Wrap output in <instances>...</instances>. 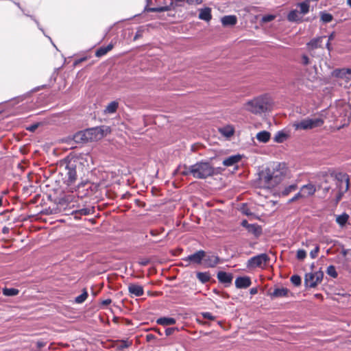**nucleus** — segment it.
Listing matches in <instances>:
<instances>
[{
	"mask_svg": "<svg viewBox=\"0 0 351 351\" xmlns=\"http://www.w3.org/2000/svg\"><path fill=\"white\" fill-rule=\"evenodd\" d=\"M286 170L280 164H278L272 169L268 168L260 175V180L263 186L271 189L278 185L284 178Z\"/></svg>",
	"mask_w": 351,
	"mask_h": 351,
	"instance_id": "obj_1",
	"label": "nucleus"
},
{
	"mask_svg": "<svg viewBox=\"0 0 351 351\" xmlns=\"http://www.w3.org/2000/svg\"><path fill=\"white\" fill-rule=\"evenodd\" d=\"M272 100L267 95L256 97L245 104V109L253 114H261L272 108Z\"/></svg>",
	"mask_w": 351,
	"mask_h": 351,
	"instance_id": "obj_2",
	"label": "nucleus"
},
{
	"mask_svg": "<svg viewBox=\"0 0 351 351\" xmlns=\"http://www.w3.org/2000/svg\"><path fill=\"white\" fill-rule=\"evenodd\" d=\"M324 123L322 117L306 118L292 123L295 130H308L321 127Z\"/></svg>",
	"mask_w": 351,
	"mask_h": 351,
	"instance_id": "obj_3",
	"label": "nucleus"
},
{
	"mask_svg": "<svg viewBox=\"0 0 351 351\" xmlns=\"http://www.w3.org/2000/svg\"><path fill=\"white\" fill-rule=\"evenodd\" d=\"M191 173L195 178L204 179L212 176L214 169L208 162H197L191 166Z\"/></svg>",
	"mask_w": 351,
	"mask_h": 351,
	"instance_id": "obj_4",
	"label": "nucleus"
},
{
	"mask_svg": "<svg viewBox=\"0 0 351 351\" xmlns=\"http://www.w3.org/2000/svg\"><path fill=\"white\" fill-rule=\"evenodd\" d=\"M269 261V257L266 254H261L253 256L247 261V267L250 268L261 267L266 265Z\"/></svg>",
	"mask_w": 351,
	"mask_h": 351,
	"instance_id": "obj_5",
	"label": "nucleus"
},
{
	"mask_svg": "<svg viewBox=\"0 0 351 351\" xmlns=\"http://www.w3.org/2000/svg\"><path fill=\"white\" fill-rule=\"evenodd\" d=\"M84 131L88 142L99 140L104 136V130L101 128H92Z\"/></svg>",
	"mask_w": 351,
	"mask_h": 351,
	"instance_id": "obj_6",
	"label": "nucleus"
},
{
	"mask_svg": "<svg viewBox=\"0 0 351 351\" xmlns=\"http://www.w3.org/2000/svg\"><path fill=\"white\" fill-rule=\"evenodd\" d=\"M66 182L68 186H71L77 179L75 166L73 164H69L66 166Z\"/></svg>",
	"mask_w": 351,
	"mask_h": 351,
	"instance_id": "obj_7",
	"label": "nucleus"
},
{
	"mask_svg": "<svg viewBox=\"0 0 351 351\" xmlns=\"http://www.w3.org/2000/svg\"><path fill=\"white\" fill-rule=\"evenodd\" d=\"M220 262L219 256L213 253L206 254L205 252V257L204 258V263L206 267H214Z\"/></svg>",
	"mask_w": 351,
	"mask_h": 351,
	"instance_id": "obj_8",
	"label": "nucleus"
},
{
	"mask_svg": "<svg viewBox=\"0 0 351 351\" xmlns=\"http://www.w3.org/2000/svg\"><path fill=\"white\" fill-rule=\"evenodd\" d=\"M337 178L339 180L341 179V181L342 182H344L345 186L344 187H341V192L339 191V193H338V195L337 196V198H336V203L337 204L341 200L343 193H346L348 190V188H349V178H348V176L346 174L340 173L337 176Z\"/></svg>",
	"mask_w": 351,
	"mask_h": 351,
	"instance_id": "obj_9",
	"label": "nucleus"
},
{
	"mask_svg": "<svg viewBox=\"0 0 351 351\" xmlns=\"http://www.w3.org/2000/svg\"><path fill=\"white\" fill-rule=\"evenodd\" d=\"M241 226L245 228L250 233L253 234L256 237H258L261 234V228L256 223L250 224L247 220H243Z\"/></svg>",
	"mask_w": 351,
	"mask_h": 351,
	"instance_id": "obj_10",
	"label": "nucleus"
},
{
	"mask_svg": "<svg viewBox=\"0 0 351 351\" xmlns=\"http://www.w3.org/2000/svg\"><path fill=\"white\" fill-rule=\"evenodd\" d=\"M205 257V252L203 250H199L196 252L195 253L189 255L186 258V261H191L192 263H196V264H200L202 261H204V258Z\"/></svg>",
	"mask_w": 351,
	"mask_h": 351,
	"instance_id": "obj_11",
	"label": "nucleus"
},
{
	"mask_svg": "<svg viewBox=\"0 0 351 351\" xmlns=\"http://www.w3.org/2000/svg\"><path fill=\"white\" fill-rule=\"evenodd\" d=\"M333 75L337 77L348 81L351 79V69H335L333 71Z\"/></svg>",
	"mask_w": 351,
	"mask_h": 351,
	"instance_id": "obj_12",
	"label": "nucleus"
},
{
	"mask_svg": "<svg viewBox=\"0 0 351 351\" xmlns=\"http://www.w3.org/2000/svg\"><path fill=\"white\" fill-rule=\"evenodd\" d=\"M251 280L250 277H239L235 280V286L238 289H245L251 285Z\"/></svg>",
	"mask_w": 351,
	"mask_h": 351,
	"instance_id": "obj_13",
	"label": "nucleus"
},
{
	"mask_svg": "<svg viewBox=\"0 0 351 351\" xmlns=\"http://www.w3.org/2000/svg\"><path fill=\"white\" fill-rule=\"evenodd\" d=\"M300 189L302 192L303 197H304V199L313 195L316 191V187L313 184H308L304 185L300 188Z\"/></svg>",
	"mask_w": 351,
	"mask_h": 351,
	"instance_id": "obj_14",
	"label": "nucleus"
},
{
	"mask_svg": "<svg viewBox=\"0 0 351 351\" xmlns=\"http://www.w3.org/2000/svg\"><path fill=\"white\" fill-rule=\"evenodd\" d=\"M128 291L130 293L136 297L141 296L144 293L143 287L136 284H130L128 285Z\"/></svg>",
	"mask_w": 351,
	"mask_h": 351,
	"instance_id": "obj_15",
	"label": "nucleus"
},
{
	"mask_svg": "<svg viewBox=\"0 0 351 351\" xmlns=\"http://www.w3.org/2000/svg\"><path fill=\"white\" fill-rule=\"evenodd\" d=\"M289 133L285 130H280L276 132L274 137V141L276 143H281L287 140L289 137Z\"/></svg>",
	"mask_w": 351,
	"mask_h": 351,
	"instance_id": "obj_16",
	"label": "nucleus"
},
{
	"mask_svg": "<svg viewBox=\"0 0 351 351\" xmlns=\"http://www.w3.org/2000/svg\"><path fill=\"white\" fill-rule=\"evenodd\" d=\"M241 156L239 154L230 156L223 160V164L226 167L233 166L235 164L238 163L241 160Z\"/></svg>",
	"mask_w": 351,
	"mask_h": 351,
	"instance_id": "obj_17",
	"label": "nucleus"
},
{
	"mask_svg": "<svg viewBox=\"0 0 351 351\" xmlns=\"http://www.w3.org/2000/svg\"><path fill=\"white\" fill-rule=\"evenodd\" d=\"M289 290L285 287L276 288L270 293L271 298L286 297L288 295Z\"/></svg>",
	"mask_w": 351,
	"mask_h": 351,
	"instance_id": "obj_18",
	"label": "nucleus"
},
{
	"mask_svg": "<svg viewBox=\"0 0 351 351\" xmlns=\"http://www.w3.org/2000/svg\"><path fill=\"white\" fill-rule=\"evenodd\" d=\"M221 21L223 26H233L237 23V18L234 15H228L222 17Z\"/></svg>",
	"mask_w": 351,
	"mask_h": 351,
	"instance_id": "obj_19",
	"label": "nucleus"
},
{
	"mask_svg": "<svg viewBox=\"0 0 351 351\" xmlns=\"http://www.w3.org/2000/svg\"><path fill=\"white\" fill-rule=\"evenodd\" d=\"M287 20L290 22L302 21V16L297 10H293L287 15Z\"/></svg>",
	"mask_w": 351,
	"mask_h": 351,
	"instance_id": "obj_20",
	"label": "nucleus"
},
{
	"mask_svg": "<svg viewBox=\"0 0 351 351\" xmlns=\"http://www.w3.org/2000/svg\"><path fill=\"white\" fill-rule=\"evenodd\" d=\"M232 275L225 271H219L217 273V279L222 283H231Z\"/></svg>",
	"mask_w": 351,
	"mask_h": 351,
	"instance_id": "obj_21",
	"label": "nucleus"
},
{
	"mask_svg": "<svg viewBox=\"0 0 351 351\" xmlns=\"http://www.w3.org/2000/svg\"><path fill=\"white\" fill-rule=\"evenodd\" d=\"M256 138L260 143H266L270 140L271 134L267 131L263 130L258 132Z\"/></svg>",
	"mask_w": 351,
	"mask_h": 351,
	"instance_id": "obj_22",
	"label": "nucleus"
},
{
	"mask_svg": "<svg viewBox=\"0 0 351 351\" xmlns=\"http://www.w3.org/2000/svg\"><path fill=\"white\" fill-rule=\"evenodd\" d=\"M211 18V9L210 8H205L199 10V19L206 21H209Z\"/></svg>",
	"mask_w": 351,
	"mask_h": 351,
	"instance_id": "obj_23",
	"label": "nucleus"
},
{
	"mask_svg": "<svg viewBox=\"0 0 351 351\" xmlns=\"http://www.w3.org/2000/svg\"><path fill=\"white\" fill-rule=\"evenodd\" d=\"M324 37L320 36L316 38L312 39L309 43H307V47L308 49L313 50L314 49L321 47L322 40Z\"/></svg>",
	"mask_w": 351,
	"mask_h": 351,
	"instance_id": "obj_24",
	"label": "nucleus"
},
{
	"mask_svg": "<svg viewBox=\"0 0 351 351\" xmlns=\"http://www.w3.org/2000/svg\"><path fill=\"white\" fill-rule=\"evenodd\" d=\"M315 275L313 273H308L305 275V284L310 287H314L317 285L315 280Z\"/></svg>",
	"mask_w": 351,
	"mask_h": 351,
	"instance_id": "obj_25",
	"label": "nucleus"
},
{
	"mask_svg": "<svg viewBox=\"0 0 351 351\" xmlns=\"http://www.w3.org/2000/svg\"><path fill=\"white\" fill-rule=\"evenodd\" d=\"M84 130L75 133L73 136V141L76 143H84L88 142Z\"/></svg>",
	"mask_w": 351,
	"mask_h": 351,
	"instance_id": "obj_26",
	"label": "nucleus"
},
{
	"mask_svg": "<svg viewBox=\"0 0 351 351\" xmlns=\"http://www.w3.org/2000/svg\"><path fill=\"white\" fill-rule=\"evenodd\" d=\"M297 5L298 8H300L299 12L301 15H305L308 13L310 9V2L308 0L298 3Z\"/></svg>",
	"mask_w": 351,
	"mask_h": 351,
	"instance_id": "obj_27",
	"label": "nucleus"
},
{
	"mask_svg": "<svg viewBox=\"0 0 351 351\" xmlns=\"http://www.w3.org/2000/svg\"><path fill=\"white\" fill-rule=\"evenodd\" d=\"M118 106H119V103L117 101H111L106 106V107L104 110V113L105 114L114 113L117 111Z\"/></svg>",
	"mask_w": 351,
	"mask_h": 351,
	"instance_id": "obj_28",
	"label": "nucleus"
},
{
	"mask_svg": "<svg viewBox=\"0 0 351 351\" xmlns=\"http://www.w3.org/2000/svg\"><path fill=\"white\" fill-rule=\"evenodd\" d=\"M158 324H160L162 326H169L175 324L176 321L173 317H160L157 319L156 322Z\"/></svg>",
	"mask_w": 351,
	"mask_h": 351,
	"instance_id": "obj_29",
	"label": "nucleus"
},
{
	"mask_svg": "<svg viewBox=\"0 0 351 351\" xmlns=\"http://www.w3.org/2000/svg\"><path fill=\"white\" fill-rule=\"evenodd\" d=\"M112 48H113V45L112 44H109L106 47H100L96 51L95 55H96L97 57H101V56L106 55L108 51L112 50Z\"/></svg>",
	"mask_w": 351,
	"mask_h": 351,
	"instance_id": "obj_30",
	"label": "nucleus"
},
{
	"mask_svg": "<svg viewBox=\"0 0 351 351\" xmlns=\"http://www.w3.org/2000/svg\"><path fill=\"white\" fill-rule=\"evenodd\" d=\"M220 132L226 137H230L234 134V128L231 125H227L219 129Z\"/></svg>",
	"mask_w": 351,
	"mask_h": 351,
	"instance_id": "obj_31",
	"label": "nucleus"
},
{
	"mask_svg": "<svg viewBox=\"0 0 351 351\" xmlns=\"http://www.w3.org/2000/svg\"><path fill=\"white\" fill-rule=\"evenodd\" d=\"M197 278L201 282L205 283L210 280V276L208 272H197Z\"/></svg>",
	"mask_w": 351,
	"mask_h": 351,
	"instance_id": "obj_32",
	"label": "nucleus"
},
{
	"mask_svg": "<svg viewBox=\"0 0 351 351\" xmlns=\"http://www.w3.org/2000/svg\"><path fill=\"white\" fill-rule=\"evenodd\" d=\"M2 292L4 295L14 296L19 293V291L14 288H4Z\"/></svg>",
	"mask_w": 351,
	"mask_h": 351,
	"instance_id": "obj_33",
	"label": "nucleus"
},
{
	"mask_svg": "<svg viewBox=\"0 0 351 351\" xmlns=\"http://www.w3.org/2000/svg\"><path fill=\"white\" fill-rule=\"evenodd\" d=\"M298 188L296 184H291L288 186H286L281 192L282 195L286 196L289 195L290 193L295 191Z\"/></svg>",
	"mask_w": 351,
	"mask_h": 351,
	"instance_id": "obj_34",
	"label": "nucleus"
},
{
	"mask_svg": "<svg viewBox=\"0 0 351 351\" xmlns=\"http://www.w3.org/2000/svg\"><path fill=\"white\" fill-rule=\"evenodd\" d=\"M348 217V215L344 213L341 215H338L336 218V221L339 226H343L346 223Z\"/></svg>",
	"mask_w": 351,
	"mask_h": 351,
	"instance_id": "obj_35",
	"label": "nucleus"
},
{
	"mask_svg": "<svg viewBox=\"0 0 351 351\" xmlns=\"http://www.w3.org/2000/svg\"><path fill=\"white\" fill-rule=\"evenodd\" d=\"M176 172L179 173L183 176H188L191 174V166L187 167L186 166H179L176 169Z\"/></svg>",
	"mask_w": 351,
	"mask_h": 351,
	"instance_id": "obj_36",
	"label": "nucleus"
},
{
	"mask_svg": "<svg viewBox=\"0 0 351 351\" xmlns=\"http://www.w3.org/2000/svg\"><path fill=\"white\" fill-rule=\"evenodd\" d=\"M320 15H321V20L324 23H329L333 19L332 15L329 13L321 12Z\"/></svg>",
	"mask_w": 351,
	"mask_h": 351,
	"instance_id": "obj_37",
	"label": "nucleus"
},
{
	"mask_svg": "<svg viewBox=\"0 0 351 351\" xmlns=\"http://www.w3.org/2000/svg\"><path fill=\"white\" fill-rule=\"evenodd\" d=\"M88 293L86 291H84L81 295H78L75 298V301L76 303L81 304L83 303L87 298Z\"/></svg>",
	"mask_w": 351,
	"mask_h": 351,
	"instance_id": "obj_38",
	"label": "nucleus"
},
{
	"mask_svg": "<svg viewBox=\"0 0 351 351\" xmlns=\"http://www.w3.org/2000/svg\"><path fill=\"white\" fill-rule=\"evenodd\" d=\"M326 273L332 278H336L337 276V273L336 271L335 267L333 265H330L328 267Z\"/></svg>",
	"mask_w": 351,
	"mask_h": 351,
	"instance_id": "obj_39",
	"label": "nucleus"
},
{
	"mask_svg": "<svg viewBox=\"0 0 351 351\" xmlns=\"http://www.w3.org/2000/svg\"><path fill=\"white\" fill-rule=\"evenodd\" d=\"M168 10V7L167 6H162L158 8H150L147 9V11L152 12H161Z\"/></svg>",
	"mask_w": 351,
	"mask_h": 351,
	"instance_id": "obj_40",
	"label": "nucleus"
},
{
	"mask_svg": "<svg viewBox=\"0 0 351 351\" xmlns=\"http://www.w3.org/2000/svg\"><path fill=\"white\" fill-rule=\"evenodd\" d=\"M291 282L295 286H299L301 284V278L298 275H293L291 277Z\"/></svg>",
	"mask_w": 351,
	"mask_h": 351,
	"instance_id": "obj_41",
	"label": "nucleus"
},
{
	"mask_svg": "<svg viewBox=\"0 0 351 351\" xmlns=\"http://www.w3.org/2000/svg\"><path fill=\"white\" fill-rule=\"evenodd\" d=\"M296 256L298 260H303L306 256V252L304 250H298L297 251Z\"/></svg>",
	"mask_w": 351,
	"mask_h": 351,
	"instance_id": "obj_42",
	"label": "nucleus"
},
{
	"mask_svg": "<svg viewBox=\"0 0 351 351\" xmlns=\"http://www.w3.org/2000/svg\"><path fill=\"white\" fill-rule=\"evenodd\" d=\"M91 210L90 208H82L77 211L75 212L76 214H80L81 215H88L91 213Z\"/></svg>",
	"mask_w": 351,
	"mask_h": 351,
	"instance_id": "obj_43",
	"label": "nucleus"
},
{
	"mask_svg": "<svg viewBox=\"0 0 351 351\" xmlns=\"http://www.w3.org/2000/svg\"><path fill=\"white\" fill-rule=\"evenodd\" d=\"M276 18L275 15L273 14H267L265 15L262 17V22L268 23L273 21Z\"/></svg>",
	"mask_w": 351,
	"mask_h": 351,
	"instance_id": "obj_44",
	"label": "nucleus"
},
{
	"mask_svg": "<svg viewBox=\"0 0 351 351\" xmlns=\"http://www.w3.org/2000/svg\"><path fill=\"white\" fill-rule=\"evenodd\" d=\"M201 315L204 319H207L210 320H214L215 317L209 312H204L201 313Z\"/></svg>",
	"mask_w": 351,
	"mask_h": 351,
	"instance_id": "obj_45",
	"label": "nucleus"
},
{
	"mask_svg": "<svg viewBox=\"0 0 351 351\" xmlns=\"http://www.w3.org/2000/svg\"><path fill=\"white\" fill-rule=\"evenodd\" d=\"M40 123H34V124L27 127L26 129H27V130H28L29 132H34L40 126Z\"/></svg>",
	"mask_w": 351,
	"mask_h": 351,
	"instance_id": "obj_46",
	"label": "nucleus"
},
{
	"mask_svg": "<svg viewBox=\"0 0 351 351\" xmlns=\"http://www.w3.org/2000/svg\"><path fill=\"white\" fill-rule=\"evenodd\" d=\"M130 345V343H129L128 341H121L119 344H118V348L120 349V350H123V349H125L128 347H129Z\"/></svg>",
	"mask_w": 351,
	"mask_h": 351,
	"instance_id": "obj_47",
	"label": "nucleus"
},
{
	"mask_svg": "<svg viewBox=\"0 0 351 351\" xmlns=\"http://www.w3.org/2000/svg\"><path fill=\"white\" fill-rule=\"evenodd\" d=\"M319 247L317 245L315 248L310 252V256L312 258H315L319 252Z\"/></svg>",
	"mask_w": 351,
	"mask_h": 351,
	"instance_id": "obj_48",
	"label": "nucleus"
},
{
	"mask_svg": "<svg viewBox=\"0 0 351 351\" xmlns=\"http://www.w3.org/2000/svg\"><path fill=\"white\" fill-rule=\"evenodd\" d=\"M302 64L304 65H308L311 64V60L307 56L303 55L302 56Z\"/></svg>",
	"mask_w": 351,
	"mask_h": 351,
	"instance_id": "obj_49",
	"label": "nucleus"
},
{
	"mask_svg": "<svg viewBox=\"0 0 351 351\" xmlns=\"http://www.w3.org/2000/svg\"><path fill=\"white\" fill-rule=\"evenodd\" d=\"M176 330H178L177 328H168L165 330V334L167 336L171 335Z\"/></svg>",
	"mask_w": 351,
	"mask_h": 351,
	"instance_id": "obj_50",
	"label": "nucleus"
},
{
	"mask_svg": "<svg viewBox=\"0 0 351 351\" xmlns=\"http://www.w3.org/2000/svg\"><path fill=\"white\" fill-rule=\"evenodd\" d=\"M315 276V280L317 281V284L321 282L323 278V273L322 272H317L314 274Z\"/></svg>",
	"mask_w": 351,
	"mask_h": 351,
	"instance_id": "obj_51",
	"label": "nucleus"
},
{
	"mask_svg": "<svg viewBox=\"0 0 351 351\" xmlns=\"http://www.w3.org/2000/svg\"><path fill=\"white\" fill-rule=\"evenodd\" d=\"M339 174H340V173H339V174H337V175L336 176V178H337V181H338L337 186H338V188H339V192H341V187H344V186H345V184H344V182H342L341 181V179H340V180H339V179L337 178V176H338Z\"/></svg>",
	"mask_w": 351,
	"mask_h": 351,
	"instance_id": "obj_52",
	"label": "nucleus"
},
{
	"mask_svg": "<svg viewBox=\"0 0 351 351\" xmlns=\"http://www.w3.org/2000/svg\"><path fill=\"white\" fill-rule=\"evenodd\" d=\"M202 0H186V3L190 5L199 4L202 3Z\"/></svg>",
	"mask_w": 351,
	"mask_h": 351,
	"instance_id": "obj_53",
	"label": "nucleus"
},
{
	"mask_svg": "<svg viewBox=\"0 0 351 351\" xmlns=\"http://www.w3.org/2000/svg\"><path fill=\"white\" fill-rule=\"evenodd\" d=\"M149 263V261L146 258L142 259L139 261V264L143 266H145V265H148Z\"/></svg>",
	"mask_w": 351,
	"mask_h": 351,
	"instance_id": "obj_54",
	"label": "nucleus"
},
{
	"mask_svg": "<svg viewBox=\"0 0 351 351\" xmlns=\"http://www.w3.org/2000/svg\"><path fill=\"white\" fill-rule=\"evenodd\" d=\"M295 196L297 197L298 199H304V197H303V194H302V192L301 191V189L300 190V191L298 193H297Z\"/></svg>",
	"mask_w": 351,
	"mask_h": 351,
	"instance_id": "obj_55",
	"label": "nucleus"
},
{
	"mask_svg": "<svg viewBox=\"0 0 351 351\" xmlns=\"http://www.w3.org/2000/svg\"><path fill=\"white\" fill-rule=\"evenodd\" d=\"M111 302H112L111 299L108 298V299H106V300H103L101 302V304L104 305V306H107V305L110 304Z\"/></svg>",
	"mask_w": 351,
	"mask_h": 351,
	"instance_id": "obj_56",
	"label": "nucleus"
},
{
	"mask_svg": "<svg viewBox=\"0 0 351 351\" xmlns=\"http://www.w3.org/2000/svg\"><path fill=\"white\" fill-rule=\"evenodd\" d=\"M335 32L331 33V34L329 35V36H328V41H331V40H332L335 38Z\"/></svg>",
	"mask_w": 351,
	"mask_h": 351,
	"instance_id": "obj_57",
	"label": "nucleus"
},
{
	"mask_svg": "<svg viewBox=\"0 0 351 351\" xmlns=\"http://www.w3.org/2000/svg\"><path fill=\"white\" fill-rule=\"evenodd\" d=\"M326 47L327 48V49L330 51L332 50V48L330 47V41H328L326 43Z\"/></svg>",
	"mask_w": 351,
	"mask_h": 351,
	"instance_id": "obj_58",
	"label": "nucleus"
},
{
	"mask_svg": "<svg viewBox=\"0 0 351 351\" xmlns=\"http://www.w3.org/2000/svg\"><path fill=\"white\" fill-rule=\"evenodd\" d=\"M250 293L252 295H254V294L257 293V289H256V288L251 289H250Z\"/></svg>",
	"mask_w": 351,
	"mask_h": 351,
	"instance_id": "obj_59",
	"label": "nucleus"
},
{
	"mask_svg": "<svg viewBox=\"0 0 351 351\" xmlns=\"http://www.w3.org/2000/svg\"><path fill=\"white\" fill-rule=\"evenodd\" d=\"M141 31L138 30V31L136 32V35H135V36H134V40H136L138 37H140V36H141Z\"/></svg>",
	"mask_w": 351,
	"mask_h": 351,
	"instance_id": "obj_60",
	"label": "nucleus"
},
{
	"mask_svg": "<svg viewBox=\"0 0 351 351\" xmlns=\"http://www.w3.org/2000/svg\"><path fill=\"white\" fill-rule=\"evenodd\" d=\"M182 2H186V0H176V3L178 5H182V4H181Z\"/></svg>",
	"mask_w": 351,
	"mask_h": 351,
	"instance_id": "obj_61",
	"label": "nucleus"
},
{
	"mask_svg": "<svg viewBox=\"0 0 351 351\" xmlns=\"http://www.w3.org/2000/svg\"><path fill=\"white\" fill-rule=\"evenodd\" d=\"M8 231H9V228H7V227H4V228L2 229V232H3V234H6V233H8Z\"/></svg>",
	"mask_w": 351,
	"mask_h": 351,
	"instance_id": "obj_62",
	"label": "nucleus"
},
{
	"mask_svg": "<svg viewBox=\"0 0 351 351\" xmlns=\"http://www.w3.org/2000/svg\"><path fill=\"white\" fill-rule=\"evenodd\" d=\"M298 200L297 197L294 195L291 199L289 200V203L293 202L295 201Z\"/></svg>",
	"mask_w": 351,
	"mask_h": 351,
	"instance_id": "obj_63",
	"label": "nucleus"
},
{
	"mask_svg": "<svg viewBox=\"0 0 351 351\" xmlns=\"http://www.w3.org/2000/svg\"><path fill=\"white\" fill-rule=\"evenodd\" d=\"M348 250H345V249H344V250H342L341 253H342V254H343L344 256H346L347 255V254H348Z\"/></svg>",
	"mask_w": 351,
	"mask_h": 351,
	"instance_id": "obj_64",
	"label": "nucleus"
}]
</instances>
